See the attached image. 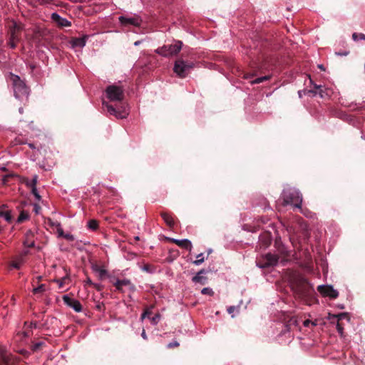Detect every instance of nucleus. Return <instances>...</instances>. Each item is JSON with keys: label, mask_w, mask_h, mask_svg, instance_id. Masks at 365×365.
<instances>
[{"label": "nucleus", "mask_w": 365, "mask_h": 365, "mask_svg": "<svg viewBox=\"0 0 365 365\" xmlns=\"http://www.w3.org/2000/svg\"><path fill=\"white\" fill-rule=\"evenodd\" d=\"M150 266L149 264H145L144 267H143V269L147 271V272H150Z\"/></svg>", "instance_id": "nucleus-53"}, {"label": "nucleus", "mask_w": 365, "mask_h": 365, "mask_svg": "<svg viewBox=\"0 0 365 365\" xmlns=\"http://www.w3.org/2000/svg\"><path fill=\"white\" fill-rule=\"evenodd\" d=\"M160 317H161L160 314L158 313L155 314V316H153V317H151L150 319L151 323L153 324H157L160 321Z\"/></svg>", "instance_id": "nucleus-36"}, {"label": "nucleus", "mask_w": 365, "mask_h": 365, "mask_svg": "<svg viewBox=\"0 0 365 365\" xmlns=\"http://www.w3.org/2000/svg\"><path fill=\"white\" fill-rule=\"evenodd\" d=\"M11 300L13 301V302H14V303H15V298H14V296H12V297H11Z\"/></svg>", "instance_id": "nucleus-60"}, {"label": "nucleus", "mask_w": 365, "mask_h": 365, "mask_svg": "<svg viewBox=\"0 0 365 365\" xmlns=\"http://www.w3.org/2000/svg\"><path fill=\"white\" fill-rule=\"evenodd\" d=\"M192 63H188L184 60L179 58L175 62L173 71L180 78H185L190 69L193 67Z\"/></svg>", "instance_id": "nucleus-5"}, {"label": "nucleus", "mask_w": 365, "mask_h": 365, "mask_svg": "<svg viewBox=\"0 0 365 365\" xmlns=\"http://www.w3.org/2000/svg\"><path fill=\"white\" fill-rule=\"evenodd\" d=\"M44 345L45 343L43 341L36 342L31 346V350L33 351H37L38 350L41 349Z\"/></svg>", "instance_id": "nucleus-30"}, {"label": "nucleus", "mask_w": 365, "mask_h": 365, "mask_svg": "<svg viewBox=\"0 0 365 365\" xmlns=\"http://www.w3.org/2000/svg\"><path fill=\"white\" fill-rule=\"evenodd\" d=\"M281 198L282 199V205L283 206L293 205L295 207H301L302 196L301 193L294 188L288 187L284 189Z\"/></svg>", "instance_id": "nucleus-2"}, {"label": "nucleus", "mask_w": 365, "mask_h": 365, "mask_svg": "<svg viewBox=\"0 0 365 365\" xmlns=\"http://www.w3.org/2000/svg\"><path fill=\"white\" fill-rule=\"evenodd\" d=\"M51 18L52 21L60 28L70 27L71 26V21L61 17L57 13H53Z\"/></svg>", "instance_id": "nucleus-14"}, {"label": "nucleus", "mask_w": 365, "mask_h": 365, "mask_svg": "<svg viewBox=\"0 0 365 365\" xmlns=\"http://www.w3.org/2000/svg\"><path fill=\"white\" fill-rule=\"evenodd\" d=\"M336 329L339 332V334H340L341 336H342L343 334V332H344V327L343 325L339 322V321H337L336 322Z\"/></svg>", "instance_id": "nucleus-38"}, {"label": "nucleus", "mask_w": 365, "mask_h": 365, "mask_svg": "<svg viewBox=\"0 0 365 365\" xmlns=\"http://www.w3.org/2000/svg\"><path fill=\"white\" fill-rule=\"evenodd\" d=\"M168 240L175 243L178 246H179L181 248L186 249L189 251H191L192 250V243L189 240L185 239V240H175L173 238H168Z\"/></svg>", "instance_id": "nucleus-16"}, {"label": "nucleus", "mask_w": 365, "mask_h": 365, "mask_svg": "<svg viewBox=\"0 0 365 365\" xmlns=\"http://www.w3.org/2000/svg\"><path fill=\"white\" fill-rule=\"evenodd\" d=\"M347 317H348V314H347V313H345V312L340 313L339 314H329L328 319L331 323H334L336 319V322H337V321H340L342 319L346 318Z\"/></svg>", "instance_id": "nucleus-23"}, {"label": "nucleus", "mask_w": 365, "mask_h": 365, "mask_svg": "<svg viewBox=\"0 0 365 365\" xmlns=\"http://www.w3.org/2000/svg\"><path fill=\"white\" fill-rule=\"evenodd\" d=\"M203 273H205V269H201L199 271L197 274L192 277V282L195 283H200L201 284H205L206 283L207 278L201 275Z\"/></svg>", "instance_id": "nucleus-21"}, {"label": "nucleus", "mask_w": 365, "mask_h": 365, "mask_svg": "<svg viewBox=\"0 0 365 365\" xmlns=\"http://www.w3.org/2000/svg\"><path fill=\"white\" fill-rule=\"evenodd\" d=\"M24 331L21 333V334L23 336V337L28 338L33 334V329L29 328V326H28L27 322H24Z\"/></svg>", "instance_id": "nucleus-24"}, {"label": "nucleus", "mask_w": 365, "mask_h": 365, "mask_svg": "<svg viewBox=\"0 0 365 365\" xmlns=\"http://www.w3.org/2000/svg\"><path fill=\"white\" fill-rule=\"evenodd\" d=\"M40 4H51L54 0H38Z\"/></svg>", "instance_id": "nucleus-45"}, {"label": "nucleus", "mask_w": 365, "mask_h": 365, "mask_svg": "<svg viewBox=\"0 0 365 365\" xmlns=\"http://www.w3.org/2000/svg\"><path fill=\"white\" fill-rule=\"evenodd\" d=\"M279 257L272 253H267L262 256L257 262V264L261 268H267L269 267L274 266L277 264Z\"/></svg>", "instance_id": "nucleus-8"}, {"label": "nucleus", "mask_w": 365, "mask_h": 365, "mask_svg": "<svg viewBox=\"0 0 365 365\" xmlns=\"http://www.w3.org/2000/svg\"><path fill=\"white\" fill-rule=\"evenodd\" d=\"M180 346V344L177 341H174L173 342L169 343L167 345L168 349H174L177 348Z\"/></svg>", "instance_id": "nucleus-39"}, {"label": "nucleus", "mask_w": 365, "mask_h": 365, "mask_svg": "<svg viewBox=\"0 0 365 365\" xmlns=\"http://www.w3.org/2000/svg\"><path fill=\"white\" fill-rule=\"evenodd\" d=\"M113 285L115 287L116 289L120 292H123V287H127L131 291L135 290V286L131 283L129 279H118Z\"/></svg>", "instance_id": "nucleus-15"}, {"label": "nucleus", "mask_w": 365, "mask_h": 365, "mask_svg": "<svg viewBox=\"0 0 365 365\" xmlns=\"http://www.w3.org/2000/svg\"><path fill=\"white\" fill-rule=\"evenodd\" d=\"M119 21L124 26L132 25L136 27H139L142 23L141 19L137 16L133 17H126L121 16L119 17Z\"/></svg>", "instance_id": "nucleus-11"}, {"label": "nucleus", "mask_w": 365, "mask_h": 365, "mask_svg": "<svg viewBox=\"0 0 365 365\" xmlns=\"http://www.w3.org/2000/svg\"><path fill=\"white\" fill-rule=\"evenodd\" d=\"M352 38L355 41H358L359 39L365 40V34H362V33H361V34L354 33L352 34Z\"/></svg>", "instance_id": "nucleus-33"}, {"label": "nucleus", "mask_w": 365, "mask_h": 365, "mask_svg": "<svg viewBox=\"0 0 365 365\" xmlns=\"http://www.w3.org/2000/svg\"><path fill=\"white\" fill-rule=\"evenodd\" d=\"M314 88L317 90H318L319 91H309V92L310 93H314V95H316L317 93H319L320 95V96L322 98L324 96H323V91L322 90V86H318L317 84H314Z\"/></svg>", "instance_id": "nucleus-34"}, {"label": "nucleus", "mask_w": 365, "mask_h": 365, "mask_svg": "<svg viewBox=\"0 0 365 365\" xmlns=\"http://www.w3.org/2000/svg\"><path fill=\"white\" fill-rule=\"evenodd\" d=\"M259 240L260 244L264 247H267L271 244V242H272L271 233L267 232H263L262 234H261L259 235Z\"/></svg>", "instance_id": "nucleus-19"}, {"label": "nucleus", "mask_w": 365, "mask_h": 365, "mask_svg": "<svg viewBox=\"0 0 365 365\" xmlns=\"http://www.w3.org/2000/svg\"><path fill=\"white\" fill-rule=\"evenodd\" d=\"M348 53H349V52L337 53V54L339 55V56H346Z\"/></svg>", "instance_id": "nucleus-57"}, {"label": "nucleus", "mask_w": 365, "mask_h": 365, "mask_svg": "<svg viewBox=\"0 0 365 365\" xmlns=\"http://www.w3.org/2000/svg\"><path fill=\"white\" fill-rule=\"evenodd\" d=\"M45 291H46V285L43 284H40L38 287H37L33 289L34 294L43 293Z\"/></svg>", "instance_id": "nucleus-31"}, {"label": "nucleus", "mask_w": 365, "mask_h": 365, "mask_svg": "<svg viewBox=\"0 0 365 365\" xmlns=\"http://www.w3.org/2000/svg\"><path fill=\"white\" fill-rule=\"evenodd\" d=\"M29 148H31V149H34V148H36V147H35V145H34V143H29Z\"/></svg>", "instance_id": "nucleus-56"}, {"label": "nucleus", "mask_w": 365, "mask_h": 365, "mask_svg": "<svg viewBox=\"0 0 365 365\" xmlns=\"http://www.w3.org/2000/svg\"><path fill=\"white\" fill-rule=\"evenodd\" d=\"M211 252H212V250H210L208 251V255H210Z\"/></svg>", "instance_id": "nucleus-64"}, {"label": "nucleus", "mask_w": 365, "mask_h": 365, "mask_svg": "<svg viewBox=\"0 0 365 365\" xmlns=\"http://www.w3.org/2000/svg\"><path fill=\"white\" fill-rule=\"evenodd\" d=\"M56 227H57V232H58V236L63 237L65 234L63 232L62 227H61L60 223L57 222Z\"/></svg>", "instance_id": "nucleus-40"}, {"label": "nucleus", "mask_w": 365, "mask_h": 365, "mask_svg": "<svg viewBox=\"0 0 365 365\" xmlns=\"http://www.w3.org/2000/svg\"><path fill=\"white\" fill-rule=\"evenodd\" d=\"M35 210H36V212H37L38 208H37L36 205L35 206Z\"/></svg>", "instance_id": "nucleus-63"}, {"label": "nucleus", "mask_w": 365, "mask_h": 365, "mask_svg": "<svg viewBox=\"0 0 365 365\" xmlns=\"http://www.w3.org/2000/svg\"><path fill=\"white\" fill-rule=\"evenodd\" d=\"M15 358L0 348V365H14Z\"/></svg>", "instance_id": "nucleus-13"}, {"label": "nucleus", "mask_w": 365, "mask_h": 365, "mask_svg": "<svg viewBox=\"0 0 365 365\" xmlns=\"http://www.w3.org/2000/svg\"><path fill=\"white\" fill-rule=\"evenodd\" d=\"M70 1H73V2H78V1L82 2L83 1V0H70Z\"/></svg>", "instance_id": "nucleus-58"}, {"label": "nucleus", "mask_w": 365, "mask_h": 365, "mask_svg": "<svg viewBox=\"0 0 365 365\" xmlns=\"http://www.w3.org/2000/svg\"><path fill=\"white\" fill-rule=\"evenodd\" d=\"M69 280H70V279H69L68 274H67L65 277H63L61 279H56V282L57 283H58L59 287L62 288V287H63V286L65 284L68 283Z\"/></svg>", "instance_id": "nucleus-27"}, {"label": "nucleus", "mask_w": 365, "mask_h": 365, "mask_svg": "<svg viewBox=\"0 0 365 365\" xmlns=\"http://www.w3.org/2000/svg\"><path fill=\"white\" fill-rule=\"evenodd\" d=\"M22 182L24 183L28 187L31 188L32 187V182L33 179L30 180L29 178H24L22 180Z\"/></svg>", "instance_id": "nucleus-41"}, {"label": "nucleus", "mask_w": 365, "mask_h": 365, "mask_svg": "<svg viewBox=\"0 0 365 365\" xmlns=\"http://www.w3.org/2000/svg\"><path fill=\"white\" fill-rule=\"evenodd\" d=\"M255 75V74H254V73H246V74L245 75V78H247V79L250 78H252V76H254Z\"/></svg>", "instance_id": "nucleus-51"}, {"label": "nucleus", "mask_w": 365, "mask_h": 365, "mask_svg": "<svg viewBox=\"0 0 365 365\" xmlns=\"http://www.w3.org/2000/svg\"><path fill=\"white\" fill-rule=\"evenodd\" d=\"M234 310H235V307H228V309H227V312H228L230 314L232 313V312H234Z\"/></svg>", "instance_id": "nucleus-52"}, {"label": "nucleus", "mask_w": 365, "mask_h": 365, "mask_svg": "<svg viewBox=\"0 0 365 365\" xmlns=\"http://www.w3.org/2000/svg\"><path fill=\"white\" fill-rule=\"evenodd\" d=\"M37 180H38V176L37 175H34V178H33V182L31 184L32 187L31 188V193L35 196L36 199L38 201H40L41 199V197L38 194V192L37 191V189H36Z\"/></svg>", "instance_id": "nucleus-22"}, {"label": "nucleus", "mask_w": 365, "mask_h": 365, "mask_svg": "<svg viewBox=\"0 0 365 365\" xmlns=\"http://www.w3.org/2000/svg\"><path fill=\"white\" fill-rule=\"evenodd\" d=\"M29 218V215L27 212L23 210L21 212L20 215H19L17 218V222L18 223H22L25 220H28Z\"/></svg>", "instance_id": "nucleus-26"}, {"label": "nucleus", "mask_w": 365, "mask_h": 365, "mask_svg": "<svg viewBox=\"0 0 365 365\" xmlns=\"http://www.w3.org/2000/svg\"><path fill=\"white\" fill-rule=\"evenodd\" d=\"M21 30V26L17 24L16 22H14L13 26L11 28L10 30V37L8 43L11 48H15L16 47V43L20 40V37L18 34V32Z\"/></svg>", "instance_id": "nucleus-9"}, {"label": "nucleus", "mask_w": 365, "mask_h": 365, "mask_svg": "<svg viewBox=\"0 0 365 365\" xmlns=\"http://www.w3.org/2000/svg\"><path fill=\"white\" fill-rule=\"evenodd\" d=\"M28 326H29V328L31 329L37 328V324L36 322H31L30 324H28Z\"/></svg>", "instance_id": "nucleus-48"}, {"label": "nucleus", "mask_w": 365, "mask_h": 365, "mask_svg": "<svg viewBox=\"0 0 365 365\" xmlns=\"http://www.w3.org/2000/svg\"><path fill=\"white\" fill-rule=\"evenodd\" d=\"M88 36L85 35L81 38H73L71 43L73 47H83L86 45Z\"/></svg>", "instance_id": "nucleus-20"}, {"label": "nucleus", "mask_w": 365, "mask_h": 365, "mask_svg": "<svg viewBox=\"0 0 365 365\" xmlns=\"http://www.w3.org/2000/svg\"><path fill=\"white\" fill-rule=\"evenodd\" d=\"M201 293L202 294H207V295H212L214 294L213 291L212 290V289L209 288V287H205L202 289L201 291Z\"/></svg>", "instance_id": "nucleus-37"}, {"label": "nucleus", "mask_w": 365, "mask_h": 365, "mask_svg": "<svg viewBox=\"0 0 365 365\" xmlns=\"http://www.w3.org/2000/svg\"><path fill=\"white\" fill-rule=\"evenodd\" d=\"M270 78H271V76H269V75H267V76H264L262 77H259V78H257L255 80L252 81L251 83L252 84L261 83L265 81L270 79Z\"/></svg>", "instance_id": "nucleus-29"}, {"label": "nucleus", "mask_w": 365, "mask_h": 365, "mask_svg": "<svg viewBox=\"0 0 365 365\" xmlns=\"http://www.w3.org/2000/svg\"><path fill=\"white\" fill-rule=\"evenodd\" d=\"M318 68H319L320 70H322V71H324V70H325V68H324V66H323V65H318Z\"/></svg>", "instance_id": "nucleus-55"}, {"label": "nucleus", "mask_w": 365, "mask_h": 365, "mask_svg": "<svg viewBox=\"0 0 365 365\" xmlns=\"http://www.w3.org/2000/svg\"><path fill=\"white\" fill-rule=\"evenodd\" d=\"M34 232L31 230H28L25 233V240L24 245L28 247H34L35 246V242L34 240Z\"/></svg>", "instance_id": "nucleus-18"}, {"label": "nucleus", "mask_w": 365, "mask_h": 365, "mask_svg": "<svg viewBox=\"0 0 365 365\" xmlns=\"http://www.w3.org/2000/svg\"><path fill=\"white\" fill-rule=\"evenodd\" d=\"M2 217H4V219L9 222H11V220H12V216L9 211H3Z\"/></svg>", "instance_id": "nucleus-35"}, {"label": "nucleus", "mask_w": 365, "mask_h": 365, "mask_svg": "<svg viewBox=\"0 0 365 365\" xmlns=\"http://www.w3.org/2000/svg\"><path fill=\"white\" fill-rule=\"evenodd\" d=\"M63 238L66 239L68 241H73L74 240V237L73 235L71 234H65L64 236H63Z\"/></svg>", "instance_id": "nucleus-43"}, {"label": "nucleus", "mask_w": 365, "mask_h": 365, "mask_svg": "<svg viewBox=\"0 0 365 365\" xmlns=\"http://www.w3.org/2000/svg\"><path fill=\"white\" fill-rule=\"evenodd\" d=\"M312 324V325L315 326L316 324L313 323L312 321L307 319L304 322V327H309V324Z\"/></svg>", "instance_id": "nucleus-47"}, {"label": "nucleus", "mask_w": 365, "mask_h": 365, "mask_svg": "<svg viewBox=\"0 0 365 365\" xmlns=\"http://www.w3.org/2000/svg\"><path fill=\"white\" fill-rule=\"evenodd\" d=\"M140 42L139 41H135V42L134 43V45H135V46H138V45H139V44H140Z\"/></svg>", "instance_id": "nucleus-59"}, {"label": "nucleus", "mask_w": 365, "mask_h": 365, "mask_svg": "<svg viewBox=\"0 0 365 365\" xmlns=\"http://www.w3.org/2000/svg\"><path fill=\"white\" fill-rule=\"evenodd\" d=\"M103 307H104V304L103 303L98 304L96 306L97 309L99 310V311H101Z\"/></svg>", "instance_id": "nucleus-49"}, {"label": "nucleus", "mask_w": 365, "mask_h": 365, "mask_svg": "<svg viewBox=\"0 0 365 365\" xmlns=\"http://www.w3.org/2000/svg\"><path fill=\"white\" fill-rule=\"evenodd\" d=\"M197 259L193 262V264L195 265H200L205 261V258L203 257L202 253L197 255Z\"/></svg>", "instance_id": "nucleus-32"}, {"label": "nucleus", "mask_w": 365, "mask_h": 365, "mask_svg": "<svg viewBox=\"0 0 365 365\" xmlns=\"http://www.w3.org/2000/svg\"><path fill=\"white\" fill-rule=\"evenodd\" d=\"M94 271L98 273V277L101 279H104L107 274V272L106 269H104L98 266H96L94 267Z\"/></svg>", "instance_id": "nucleus-28"}, {"label": "nucleus", "mask_w": 365, "mask_h": 365, "mask_svg": "<svg viewBox=\"0 0 365 365\" xmlns=\"http://www.w3.org/2000/svg\"><path fill=\"white\" fill-rule=\"evenodd\" d=\"M182 46V41H177L173 45H164L158 48L155 52L164 57L176 56L180 51Z\"/></svg>", "instance_id": "nucleus-4"}, {"label": "nucleus", "mask_w": 365, "mask_h": 365, "mask_svg": "<svg viewBox=\"0 0 365 365\" xmlns=\"http://www.w3.org/2000/svg\"><path fill=\"white\" fill-rule=\"evenodd\" d=\"M152 314V312L149 309H147L146 310H145V312L142 314L141 315V319H143L145 317H149L150 315Z\"/></svg>", "instance_id": "nucleus-42"}, {"label": "nucleus", "mask_w": 365, "mask_h": 365, "mask_svg": "<svg viewBox=\"0 0 365 365\" xmlns=\"http://www.w3.org/2000/svg\"><path fill=\"white\" fill-rule=\"evenodd\" d=\"M108 98L111 101L121 102L124 98V93L122 88L115 85H111L106 90Z\"/></svg>", "instance_id": "nucleus-6"}, {"label": "nucleus", "mask_w": 365, "mask_h": 365, "mask_svg": "<svg viewBox=\"0 0 365 365\" xmlns=\"http://www.w3.org/2000/svg\"><path fill=\"white\" fill-rule=\"evenodd\" d=\"M63 302L71 308L73 309L76 312L82 311V305L77 299H73L68 295L63 296Z\"/></svg>", "instance_id": "nucleus-12"}, {"label": "nucleus", "mask_w": 365, "mask_h": 365, "mask_svg": "<svg viewBox=\"0 0 365 365\" xmlns=\"http://www.w3.org/2000/svg\"><path fill=\"white\" fill-rule=\"evenodd\" d=\"M288 281L296 297L304 300L312 298L314 290L301 274L294 271L290 272L288 274Z\"/></svg>", "instance_id": "nucleus-1"}, {"label": "nucleus", "mask_w": 365, "mask_h": 365, "mask_svg": "<svg viewBox=\"0 0 365 365\" xmlns=\"http://www.w3.org/2000/svg\"><path fill=\"white\" fill-rule=\"evenodd\" d=\"M318 292L324 297H329L331 299H336L339 292L330 285H319L317 287Z\"/></svg>", "instance_id": "nucleus-10"}, {"label": "nucleus", "mask_w": 365, "mask_h": 365, "mask_svg": "<svg viewBox=\"0 0 365 365\" xmlns=\"http://www.w3.org/2000/svg\"><path fill=\"white\" fill-rule=\"evenodd\" d=\"M160 216L170 228L174 227L175 224V217L171 212L163 211L160 212Z\"/></svg>", "instance_id": "nucleus-17"}, {"label": "nucleus", "mask_w": 365, "mask_h": 365, "mask_svg": "<svg viewBox=\"0 0 365 365\" xmlns=\"http://www.w3.org/2000/svg\"><path fill=\"white\" fill-rule=\"evenodd\" d=\"M103 105L107 108V110L110 115H115L117 118L123 119L128 115L127 106L124 103H122L120 107L117 108L106 102H103Z\"/></svg>", "instance_id": "nucleus-7"}, {"label": "nucleus", "mask_w": 365, "mask_h": 365, "mask_svg": "<svg viewBox=\"0 0 365 365\" xmlns=\"http://www.w3.org/2000/svg\"><path fill=\"white\" fill-rule=\"evenodd\" d=\"M141 336L144 339H148V336H147V334L145 333V329H143V331L141 333Z\"/></svg>", "instance_id": "nucleus-50"}, {"label": "nucleus", "mask_w": 365, "mask_h": 365, "mask_svg": "<svg viewBox=\"0 0 365 365\" xmlns=\"http://www.w3.org/2000/svg\"><path fill=\"white\" fill-rule=\"evenodd\" d=\"M95 289H96L98 291H101L103 288V286L100 284H94L92 285Z\"/></svg>", "instance_id": "nucleus-44"}, {"label": "nucleus", "mask_w": 365, "mask_h": 365, "mask_svg": "<svg viewBox=\"0 0 365 365\" xmlns=\"http://www.w3.org/2000/svg\"><path fill=\"white\" fill-rule=\"evenodd\" d=\"M298 93H299V97H301V96H302L301 91H299Z\"/></svg>", "instance_id": "nucleus-62"}, {"label": "nucleus", "mask_w": 365, "mask_h": 365, "mask_svg": "<svg viewBox=\"0 0 365 365\" xmlns=\"http://www.w3.org/2000/svg\"><path fill=\"white\" fill-rule=\"evenodd\" d=\"M86 284H90V285H93V283L92 282L91 279L90 278H88L86 281Z\"/></svg>", "instance_id": "nucleus-54"}, {"label": "nucleus", "mask_w": 365, "mask_h": 365, "mask_svg": "<svg viewBox=\"0 0 365 365\" xmlns=\"http://www.w3.org/2000/svg\"><path fill=\"white\" fill-rule=\"evenodd\" d=\"M87 226L90 230L96 231L98 228V222L96 220H90L88 222Z\"/></svg>", "instance_id": "nucleus-25"}, {"label": "nucleus", "mask_w": 365, "mask_h": 365, "mask_svg": "<svg viewBox=\"0 0 365 365\" xmlns=\"http://www.w3.org/2000/svg\"><path fill=\"white\" fill-rule=\"evenodd\" d=\"M11 266L16 269H19L21 267V263L18 262H13Z\"/></svg>", "instance_id": "nucleus-46"}, {"label": "nucleus", "mask_w": 365, "mask_h": 365, "mask_svg": "<svg viewBox=\"0 0 365 365\" xmlns=\"http://www.w3.org/2000/svg\"><path fill=\"white\" fill-rule=\"evenodd\" d=\"M10 81L12 83L14 96L16 98L21 99L24 97L28 96L29 88L19 76L11 73L10 76Z\"/></svg>", "instance_id": "nucleus-3"}, {"label": "nucleus", "mask_w": 365, "mask_h": 365, "mask_svg": "<svg viewBox=\"0 0 365 365\" xmlns=\"http://www.w3.org/2000/svg\"><path fill=\"white\" fill-rule=\"evenodd\" d=\"M135 240H140V238H139V237H138V236H137V237H135Z\"/></svg>", "instance_id": "nucleus-61"}]
</instances>
